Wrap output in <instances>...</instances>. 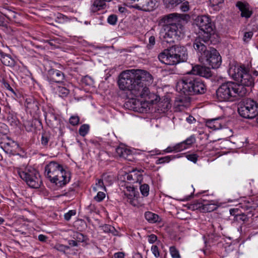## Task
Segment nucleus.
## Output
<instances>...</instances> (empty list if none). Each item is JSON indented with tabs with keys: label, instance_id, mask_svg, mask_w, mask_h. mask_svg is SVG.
I'll use <instances>...</instances> for the list:
<instances>
[{
	"label": "nucleus",
	"instance_id": "obj_52",
	"mask_svg": "<svg viewBox=\"0 0 258 258\" xmlns=\"http://www.w3.org/2000/svg\"><path fill=\"white\" fill-rule=\"evenodd\" d=\"M28 108H34L35 110L39 109L38 103L35 100H33L32 102H29L27 103Z\"/></svg>",
	"mask_w": 258,
	"mask_h": 258
},
{
	"label": "nucleus",
	"instance_id": "obj_56",
	"mask_svg": "<svg viewBox=\"0 0 258 258\" xmlns=\"http://www.w3.org/2000/svg\"><path fill=\"white\" fill-rule=\"evenodd\" d=\"M180 9L183 12H187L189 9V3L187 1L183 2L180 6Z\"/></svg>",
	"mask_w": 258,
	"mask_h": 258
},
{
	"label": "nucleus",
	"instance_id": "obj_61",
	"mask_svg": "<svg viewBox=\"0 0 258 258\" xmlns=\"http://www.w3.org/2000/svg\"><path fill=\"white\" fill-rule=\"evenodd\" d=\"M242 208H243L245 210L249 211L250 212H251L253 210H255V208L253 206H250V205H244L243 207H242Z\"/></svg>",
	"mask_w": 258,
	"mask_h": 258
},
{
	"label": "nucleus",
	"instance_id": "obj_11",
	"mask_svg": "<svg viewBox=\"0 0 258 258\" xmlns=\"http://www.w3.org/2000/svg\"><path fill=\"white\" fill-rule=\"evenodd\" d=\"M158 0H139L132 7L137 10L151 12L157 7Z\"/></svg>",
	"mask_w": 258,
	"mask_h": 258
},
{
	"label": "nucleus",
	"instance_id": "obj_9",
	"mask_svg": "<svg viewBox=\"0 0 258 258\" xmlns=\"http://www.w3.org/2000/svg\"><path fill=\"white\" fill-rule=\"evenodd\" d=\"M179 25H168L163 26L160 32L161 40L167 43H172L178 40L181 33Z\"/></svg>",
	"mask_w": 258,
	"mask_h": 258
},
{
	"label": "nucleus",
	"instance_id": "obj_45",
	"mask_svg": "<svg viewBox=\"0 0 258 258\" xmlns=\"http://www.w3.org/2000/svg\"><path fill=\"white\" fill-rule=\"evenodd\" d=\"M102 178L103 181H104L105 183H107L108 185L111 184L113 182L112 177L111 175H108L107 174H104L102 175Z\"/></svg>",
	"mask_w": 258,
	"mask_h": 258
},
{
	"label": "nucleus",
	"instance_id": "obj_7",
	"mask_svg": "<svg viewBox=\"0 0 258 258\" xmlns=\"http://www.w3.org/2000/svg\"><path fill=\"white\" fill-rule=\"evenodd\" d=\"M228 74L234 80L239 84L248 92L250 88L254 85V79L244 66H232L228 70Z\"/></svg>",
	"mask_w": 258,
	"mask_h": 258
},
{
	"label": "nucleus",
	"instance_id": "obj_6",
	"mask_svg": "<svg viewBox=\"0 0 258 258\" xmlns=\"http://www.w3.org/2000/svg\"><path fill=\"white\" fill-rule=\"evenodd\" d=\"M45 174L51 182L58 186L65 185L70 180L62 166L55 162H50L45 166Z\"/></svg>",
	"mask_w": 258,
	"mask_h": 258
},
{
	"label": "nucleus",
	"instance_id": "obj_58",
	"mask_svg": "<svg viewBox=\"0 0 258 258\" xmlns=\"http://www.w3.org/2000/svg\"><path fill=\"white\" fill-rule=\"evenodd\" d=\"M155 44V38L153 36H151L149 39V44L147 45V47L149 49H151L153 46Z\"/></svg>",
	"mask_w": 258,
	"mask_h": 258
},
{
	"label": "nucleus",
	"instance_id": "obj_38",
	"mask_svg": "<svg viewBox=\"0 0 258 258\" xmlns=\"http://www.w3.org/2000/svg\"><path fill=\"white\" fill-rule=\"evenodd\" d=\"M142 195L144 197H147L149 195L150 187L147 184H143L140 187Z\"/></svg>",
	"mask_w": 258,
	"mask_h": 258
},
{
	"label": "nucleus",
	"instance_id": "obj_31",
	"mask_svg": "<svg viewBox=\"0 0 258 258\" xmlns=\"http://www.w3.org/2000/svg\"><path fill=\"white\" fill-rule=\"evenodd\" d=\"M13 145L16 146V143L14 142H12L2 144L1 147L6 153L13 154V150L12 149V147Z\"/></svg>",
	"mask_w": 258,
	"mask_h": 258
},
{
	"label": "nucleus",
	"instance_id": "obj_13",
	"mask_svg": "<svg viewBox=\"0 0 258 258\" xmlns=\"http://www.w3.org/2000/svg\"><path fill=\"white\" fill-rule=\"evenodd\" d=\"M188 74L193 76L199 75L207 78L211 77V76L209 68L198 64L192 67V70L188 73Z\"/></svg>",
	"mask_w": 258,
	"mask_h": 258
},
{
	"label": "nucleus",
	"instance_id": "obj_54",
	"mask_svg": "<svg viewBox=\"0 0 258 258\" xmlns=\"http://www.w3.org/2000/svg\"><path fill=\"white\" fill-rule=\"evenodd\" d=\"M151 251L156 257H158L160 256V252L157 246L152 245L151 247Z\"/></svg>",
	"mask_w": 258,
	"mask_h": 258
},
{
	"label": "nucleus",
	"instance_id": "obj_59",
	"mask_svg": "<svg viewBox=\"0 0 258 258\" xmlns=\"http://www.w3.org/2000/svg\"><path fill=\"white\" fill-rule=\"evenodd\" d=\"M157 239V237L154 234H151L148 236V241L150 243H154Z\"/></svg>",
	"mask_w": 258,
	"mask_h": 258
},
{
	"label": "nucleus",
	"instance_id": "obj_39",
	"mask_svg": "<svg viewBox=\"0 0 258 258\" xmlns=\"http://www.w3.org/2000/svg\"><path fill=\"white\" fill-rule=\"evenodd\" d=\"M216 209L215 205L211 204L204 203L203 204V211L207 212H211Z\"/></svg>",
	"mask_w": 258,
	"mask_h": 258
},
{
	"label": "nucleus",
	"instance_id": "obj_51",
	"mask_svg": "<svg viewBox=\"0 0 258 258\" xmlns=\"http://www.w3.org/2000/svg\"><path fill=\"white\" fill-rule=\"evenodd\" d=\"M186 157L188 160L196 163L198 160V156L196 154H191L187 155Z\"/></svg>",
	"mask_w": 258,
	"mask_h": 258
},
{
	"label": "nucleus",
	"instance_id": "obj_26",
	"mask_svg": "<svg viewBox=\"0 0 258 258\" xmlns=\"http://www.w3.org/2000/svg\"><path fill=\"white\" fill-rule=\"evenodd\" d=\"M54 90L55 93L62 98L66 97L70 93V90L63 86H57Z\"/></svg>",
	"mask_w": 258,
	"mask_h": 258
},
{
	"label": "nucleus",
	"instance_id": "obj_50",
	"mask_svg": "<svg viewBox=\"0 0 258 258\" xmlns=\"http://www.w3.org/2000/svg\"><path fill=\"white\" fill-rule=\"evenodd\" d=\"M8 120L10 122L12 125H17L18 120L16 116L13 115H9L8 116Z\"/></svg>",
	"mask_w": 258,
	"mask_h": 258
},
{
	"label": "nucleus",
	"instance_id": "obj_33",
	"mask_svg": "<svg viewBox=\"0 0 258 258\" xmlns=\"http://www.w3.org/2000/svg\"><path fill=\"white\" fill-rule=\"evenodd\" d=\"M50 138V135L48 133L45 132L42 134L40 142L41 145L43 147H47Z\"/></svg>",
	"mask_w": 258,
	"mask_h": 258
},
{
	"label": "nucleus",
	"instance_id": "obj_34",
	"mask_svg": "<svg viewBox=\"0 0 258 258\" xmlns=\"http://www.w3.org/2000/svg\"><path fill=\"white\" fill-rule=\"evenodd\" d=\"M93 189L95 191H97L99 190H104L106 191L105 186L102 179H96L95 185L93 186Z\"/></svg>",
	"mask_w": 258,
	"mask_h": 258
},
{
	"label": "nucleus",
	"instance_id": "obj_22",
	"mask_svg": "<svg viewBox=\"0 0 258 258\" xmlns=\"http://www.w3.org/2000/svg\"><path fill=\"white\" fill-rule=\"evenodd\" d=\"M174 14H170L169 15L164 16L160 20V24H162L163 26L168 25H177L175 22V17Z\"/></svg>",
	"mask_w": 258,
	"mask_h": 258
},
{
	"label": "nucleus",
	"instance_id": "obj_48",
	"mask_svg": "<svg viewBox=\"0 0 258 258\" xmlns=\"http://www.w3.org/2000/svg\"><path fill=\"white\" fill-rule=\"evenodd\" d=\"M105 197V194L102 191H98L97 195L94 197V200L98 202H101Z\"/></svg>",
	"mask_w": 258,
	"mask_h": 258
},
{
	"label": "nucleus",
	"instance_id": "obj_40",
	"mask_svg": "<svg viewBox=\"0 0 258 258\" xmlns=\"http://www.w3.org/2000/svg\"><path fill=\"white\" fill-rule=\"evenodd\" d=\"M169 251L172 258H181L178 250L174 246H171Z\"/></svg>",
	"mask_w": 258,
	"mask_h": 258
},
{
	"label": "nucleus",
	"instance_id": "obj_27",
	"mask_svg": "<svg viewBox=\"0 0 258 258\" xmlns=\"http://www.w3.org/2000/svg\"><path fill=\"white\" fill-rule=\"evenodd\" d=\"M204 201L205 200L204 199H201L198 201H195L192 204L189 205L188 208L193 211L199 210L200 211H203L204 203H203L202 201Z\"/></svg>",
	"mask_w": 258,
	"mask_h": 258
},
{
	"label": "nucleus",
	"instance_id": "obj_42",
	"mask_svg": "<svg viewBox=\"0 0 258 258\" xmlns=\"http://www.w3.org/2000/svg\"><path fill=\"white\" fill-rule=\"evenodd\" d=\"M127 196V197L128 198L127 201L129 202L131 205L133 206H136L137 204L136 199L135 198V195L134 191H132V192L128 195H127L126 194H125Z\"/></svg>",
	"mask_w": 258,
	"mask_h": 258
},
{
	"label": "nucleus",
	"instance_id": "obj_57",
	"mask_svg": "<svg viewBox=\"0 0 258 258\" xmlns=\"http://www.w3.org/2000/svg\"><path fill=\"white\" fill-rule=\"evenodd\" d=\"M210 5L211 7L218 6L224 2V0H209Z\"/></svg>",
	"mask_w": 258,
	"mask_h": 258
},
{
	"label": "nucleus",
	"instance_id": "obj_64",
	"mask_svg": "<svg viewBox=\"0 0 258 258\" xmlns=\"http://www.w3.org/2000/svg\"><path fill=\"white\" fill-rule=\"evenodd\" d=\"M114 258H124V255L123 252H116L114 255Z\"/></svg>",
	"mask_w": 258,
	"mask_h": 258
},
{
	"label": "nucleus",
	"instance_id": "obj_21",
	"mask_svg": "<svg viewBox=\"0 0 258 258\" xmlns=\"http://www.w3.org/2000/svg\"><path fill=\"white\" fill-rule=\"evenodd\" d=\"M205 122L207 127L213 130H219L222 127L220 118L207 119Z\"/></svg>",
	"mask_w": 258,
	"mask_h": 258
},
{
	"label": "nucleus",
	"instance_id": "obj_24",
	"mask_svg": "<svg viewBox=\"0 0 258 258\" xmlns=\"http://www.w3.org/2000/svg\"><path fill=\"white\" fill-rule=\"evenodd\" d=\"M142 175L139 171H132L130 174L126 175V179L133 182H138L141 180Z\"/></svg>",
	"mask_w": 258,
	"mask_h": 258
},
{
	"label": "nucleus",
	"instance_id": "obj_60",
	"mask_svg": "<svg viewBox=\"0 0 258 258\" xmlns=\"http://www.w3.org/2000/svg\"><path fill=\"white\" fill-rule=\"evenodd\" d=\"M165 153H171L173 152H176L175 146L172 147H168L166 149L163 150Z\"/></svg>",
	"mask_w": 258,
	"mask_h": 258
},
{
	"label": "nucleus",
	"instance_id": "obj_36",
	"mask_svg": "<svg viewBox=\"0 0 258 258\" xmlns=\"http://www.w3.org/2000/svg\"><path fill=\"white\" fill-rule=\"evenodd\" d=\"M70 20L69 17L61 13H57L56 15L55 21L58 23H64L69 21Z\"/></svg>",
	"mask_w": 258,
	"mask_h": 258
},
{
	"label": "nucleus",
	"instance_id": "obj_3",
	"mask_svg": "<svg viewBox=\"0 0 258 258\" xmlns=\"http://www.w3.org/2000/svg\"><path fill=\"white\" fill-rule=\"evenodd\" d=\"M200 39H196L193 46L199 54V60L212 69L218 68L221 64L222 59L218 51L213 47L208 49L204 42Z\"/></svg>",
	"mask_w": 258,
	"mask_h": 258
},
{
	"label": "nucleus",
	"instance_id": "obj_17",
	"mask_svg": "<svg viewBox=\"0 0 258 258\" xmlns=\"http://www.w3.org/2000/svg\"><path fill=\"white\" fill-rule=\"evenodd\" d=\"M25 182L29 186L33 188H39L42 183L39 173L34 175V177L31 176V177L28 178Z\"/></svg>",
	"mask_w": 258,
	"mask_h": 258
},
{
	"label": "nucleus",
	"instance_id": "obj_5",
	"mask_svg": "<svg viewBox=\"0 0 258 258\" xmlns=\"http://www.w3.org/2000/svg\"><path fill=\"white\" fill-rule=\"evenodd\" d=\"M246 94L247 91L243 87L232 82L223 83L216 91L219 101H228L233 97H243Z\"/></svg>",
	"mask_w": 258,
	"mask_h": 258
},
{
	"label": "nucleus",
	"instance_id": "obj_25",
	"mask_svg": "<svg viewBox=\"0 0 258 258\" xmlns=\"http://www.w3.org/2000/svg\"><path fill=\"white\" fill-rule=\"evenodd\" d=\"M117 154L121 158L128 159L131 155V152L130 150L122 147H118L116 149Z\"/></svg>",
	"mask_w": 258,
	"mask_h": 258
},
{
	"label": "nucleus",
	"instance_id": "obj_32",
	"mask_svg": "<svg viewBox=\"0 0 258 258\" xmlns=\"http://www.w3.org/2000/svg\"><path fill=\"white\" fill-rule=\"evenodd\" d=\"M167 8H173L182 3V0H163Z\"/></svg>",
	"mask_w": 258,
	"mask_h": 258
},
{
	"label": "nucleus",
	"instance_id": "obj_14",
	"mask_svg": "<svg viewBox=\"0 0 258 258\" xmlns=\"http://www.w3.org/2000/svg\"><path fill=\"white\" fill-rule=\"evenodd\" d=\"M48 78L50 81L59 83L64 80V75L60 71L52 69L48 71Z\"/></svg>",
	"mask_w": 258,
	"mask_h": 258
},
{
	"label": "nucleus",
	"instance_id": "obj_15",
	"mask_svg": "<svg viewBox=\"0 0 258 258\" xmlns=\"http://www.w3.org/2000/svg\"><path fill=\"white\" fill-rule=\"evenodd\" d=\"M195 142L196 139L194 136H190L184 141L175 145L176 152H180L189 148Z\"/></svg>",
	"mask_w": 258,
	"mask_h": 258
},
{
	"label": "nucleus",
	"instance_id": "obj_18",
	"mask_svg": "<svg viewBox=\"0 0 258 258\" xmlns=\"http://www.w3.org/2000/svg\"><path fill=\"white\" fill-rule=\"evenodd\" d=\"M25 182L29 186L33 188H39L42 183L39 173L34 175V177L31 176V177L28 178Z\"/></svg>",
	"mask_w": 258,
	"mask_h": 258
},
{
	"label": "nucleus",
	"instance_id": "obj_55",
	"mask_svg": "<svg viewBox=\"0 0 258 258\" xmlns=\"http://www.w3.org/2000/svg\"><path fill=\"white\" fill-rule=\"evenodd\" d=\"M253 36V32L251 31L245 32L243 40L244 42H247L250 40Z\"/></svg>",
	"mask_w": 258,
	"mask_h": 258
},
{
	"label": "nucleus",
	"instance_id": "obj_37",
	"mask_svg": "<svg viewBox=\"0 0 258 258\" xmlns=\"http://www.w3.org/2000/svg\"><path fill=\"white\" fill-rule=\"evenodd\" d=\"M89 130V125L86 124H84L80 126L79 130V133L81 136L84 137L88 134Z\"/></svg>",
	"mask_w": 258,
	"mask_h": 258
},
{
	"label": "nucleus",
	"instance_id": "obj_8",
	"mask_svg": "<svg viewBox=\"0 0 258 258\" xmlns=\"http://www.w3.org/2000/svg\"><path fill=\"white\" fill-rule=\"evenodd\" d=\"M194 23L203 33L196 39H200V42L208 43L214 31V25L210 17L207 15L199 16L195 19Z\"/></svg>",
	"mask_w": 258,
	"mask_h": 258
},
{
	"label": "nucleus",
	"instance_id": "obj_62",
	"mask_svg": "<svg viewBox=\"0 0 258 258\" xmlns=\"http://www.w3.org/2000/svg\"><path fill=\"white\" fill-rule=\"evenodd\" d=\"M3 85H4V86L6 89H7L8 90H10L12 92L14 93V90L12 89V88L10 86V84L8 82H7L6 81H4L3 82Z\"/></svg>",
	"mask_w": 258,
	"mask_h": 258
},
{
	"label": "nucleus",
	"instance_id": "obj_30",
	"mask_svg": "<svg viewBox=\"0 0 258 258\" xmlns=\"http://www.w3.org/2000/svg\"><path fill=\"white\" fill-rule=\"evenodd\" d=\"M2 62L5 66H14L15 64V60L8 54L3 55L1 58Z\"/></svg>",
	"mask_w": 258,
	"mask_h": 258
},
{
	"label": "nucleus",
	"instance_id": "obj_10",
	"mask_svg": "<svg viewBox=\"0 0 258 258\" xmlns=\"http://www.w3.org/2000/svg\"><path fill=\"white\" fill-rule=\"evenodd\" d=\"M240 116L246 118H253L258 115V103L253 100L246 99L238 109Z\"/></svg>",
	"mask_w": 258,
	"mask_h": 258
},
{
	"label": "nucleus",
	"instance_id": "obj_4",
	"mask_svg": "<svg viewBox=\"0 0 258 258\" xmlns=\"http://www.w3.org/2000/svg\"><path fill=\"white\" fill-rule=\"evenodd\" d=\"M158 59L167 65H175L187 59L186 48L182 46L174 45L164 49L158 55Z\"/></svg>",
	"mask_w": 258,
	"mask_h": 258
},
{
	"label": "nucleus",
	"instance_id": "obj_46",
	"mask_svg": "<svg viewBox=\"0 0 258 258\" xmlns=\"http://www.w3.org/2000/svg\"><path fill=\"white\" fill-rule=\"evenodd\" d=\"M80 118L78 116H72L69 119V121L71 124L73 126L78 125L79 123Z\"/></svg>",
	"mask_w": 258,
	"mask_h": 258
},
{
	"label": "nucleus",
	"instance_id": "obj_2",
	"mask_svg": "<svg viewBox=\"0 0 258 258\" xmlns=\"http://www.w3.org/2000/svg\"><path fill=\"white\" fill-rule=\"evenodd\" d=\"M176 88L177 91L186 95L203 94L207 90L206 86L201 78L189 74L177 82Z\"/></svg>",
	"mask_w": 258,
	"mask_h": 258
},
{
	"label": "nucleus",
	"instance_id": "obj_41",
	"mask_svg": "<svg viewBox=\"0 0 258 258\" xmlns=\"http://www.w3.org/2000/svg\"><path fill=\"white\" fill-rule=\"evenodd\" d=\"M54 248L59 251L66 253V251L70 249V246L61 244H57L55 245Z\"/></svg>",
	"mask_w": 258,
	"mask_h": 258
},
{
	"label": "nucleus",
	"instance_id": "obj_43",
	"mask_svg": "<svg viewBox=\"0 0 258 258\" xmlns=\"http://www.w3.org/2000/svg\"><path fill=\"white\" fill-rule=\"evenodd\" d=\"M83 84L87 86H92L94 84L93 80L89 76H86L82 80Z\"/></svg>",
	"mask_w": 258,
	"mask_h": 258
},
{
	"label": "nucleus",
	"instance_id": "obj_19",
	"mask_svg": "<svg viewBox=\"0 0 258 258\" xmlns=\"http://www.w3.org/2000/svg\"><path fill=\"white\" fill-rule=\"evenodd\" d=\"M45 118L47 123H49L52 127H54V125L57 124L58 116L54 113L52 110L49 109L45 114Z\"/></svg>",
	"mask_w": 258,
	"mask_h": 258
},
{
	"label": "nucleus",
	"instance_id": "obj_47",
	"mask_svg": "<svg viewBox=\"0 0 258 258\" xmlns=\"http://www.w3.org/2000/svg\"><path fill=\"white\" fill-rule=\"evenodd\" d=\"M76 214V211L75 210H71L69 211L68 212L64 215V218L66 221H69L73 216Z\"/></svg>",
	"mask_w": 258,
	"mask_h": 258
},
{
	"label": "nucleus",
	"instance_id": "obj_49",
	"mask_svg": "<svg viewBox=\"0 0 258 258\" xmlns=\"http://www.w3.org/2000/svg\"><path fill=\"white\" fill-rule=\"evenodd\" d=\"M102 229L104 231V232L106 233H113L115 231V229L113 227L107 224H105L102 226Z\"/></svg>",
	"mask_w": 258,
	"mask_h": 258
},
{
	"label": "nucleus",
	"instance_id": "obj_16",
	"mask_svg": "<svg viewBox=\"0 0 258 258\" xmlns=\"http://www.w3.org/2000/svg\"><path fill=\"white\" fill-rule=\"evenodd\" d=\"M236 7L241 12V16L245 18H249L251 16L252 12L250 10L248 4L241 2H238L236 4Z\"/></svg>",
	"mask_w": 258,
	"mask_h": 258
},
{
	"label": "nucleus",
	"instance_id": "obj_44",
	"mask_svg": "<svg viewBox=\"0 0 258 258\" xmlns=\"http://www.w3.org/2000/svg\"><path fill=\"white\" fill-rule=\"evenodd\" d=\"M117 21V17L116 15L112 14L110 16L107 18V22L112 25H114L116 24Z\"/></svg>",
	"mask_w": 258,
	"mask_h": 258
},
{
	"label": "nucleus",
	"instance_id": "obj_12",
	"mask_svg": "<svg viewBox=\"0 0 258 258\" xmlns=\"http://www.w3.org/2000/svg\"><path fill=\"white\" fill-rule=\"evenodd\" d=\"M18 173L21 178L25 181L31 176L34 177V175H37L39 172L31 166H27L19 168Z\"/></svg>",
	"mask_w": 258,
	"mask_h": 258
},
{
	"label": "nucleus",
	"instance_id": "obj_29",
	"mask_svg": "<svg viewBox=\"0 0 258 258\" xmlns=\"http://www.w3.org/2000/svg\"><path fill=\"white\" fill-rule=\"evenodd\" d=\"M179 156L175 155H168L158 158L155 162L157 165L169 163L171 160H172L176 158H178Z\"/></svg>",
	"mask_w": 258,
	"mask_h": 258
},
{
	"label": "nucleus",
	"instance_id": "obj_1",
	"mask_svg": "<svg viewBox=\"0 0 258 258\" xmlns=\"http://www.w3.org/2000/svg\"><path fill=\"white\" fill-rule=\"evenodd\" d=\"M153 78L148 72L142 70H128L122 72L118 77V85L119 89L130 91L136 97L143 99L142 107L146 108L156 103L159 97L151 93L148 86L152 83Z\"/></svg>",
	"mask_w": 258,
	"mask_h": 258
},
{
	"label": "nucleus",
	"instance_id": "obj_28",
	"mask_svg": "<svg viewBox=\"0 0 258 258\" xmlns=\"http://www.w3.org/2000/svg\"><path fill=\"white\" fill-rule=\"evenodd\" d=\"M145 219L151 223H155L159 221V217L158 215L151 212H146L145 213Z\"/></svg>",
	"mask_w": 258,
	"mask_h": 258
},
{
	"label": "nucleus",
	"instance_id": "obj_35",
	"mask_svg": "<svg viewBox=\"0 0 258 258\" xmlns=\"http://www.w3.org/2000/svg\"><path fill=\"white\" fill-rule=\"evenodd\" d=\"M73 237L78 242H83L86 241L88 238L86 235H84L80 232H75L74 233Z\"/></svg>",
	"mask_w": 258,
	"mask_h": 258
},
{
	"label": "nucleus",
	"instance_id": "obj_63",
	"mask_svg": "<svg viewBox=\"0 0 258 258\" xmlns=\"http://www.w3.org/2000/svg\"><path fill=\"white\" fill-rule=\"evenodd\" d=\"M69 246H78V242L75 240H69L68 241Z\"/></svg>",
	"mask_w": 258,
	"mask_h": 258
},
{
	"label": "nucleus",
	"instance_id": "obj_23",
	"mask_svg": "<svg viewBox=\"0 0 258 258\" xmlns=\"http://www.w3.org/2000/svg\"><path fill=\"white\" fill-rule=\"evenodd\" d=\"M171 107L170 100L168 98H165L162 101L159 103L158 110L162 112L167 111Z\"/></svg>",
	"mask_w": 258,
	"mask_h": 258
},
{
	"label": "nucleus",
	"instance_id": "obj_53",
	"mask_svg": "<svg viewBox=\"0 0 258 258\" xmlns=\"http://www.w3.org/2000/svg\"><path fill=\"white\" fill-rule=\"evenodd\" d=\"M8 131V127L5 123L0 122V133L6 134Z\"/></svg>",
	"mask_w": 258,
	"mask_h": 258
},
{
	"label": "nucleus",
	"instance_id": "obj_20",
	"mask_svg": "<svg viewBox=\"0 0 258 258\" xmlns=\"http://www.w3.org/2000/svg\"><path fill=\"white\" fill-rule=\"evenodd\" d=\"M112 0H94L91 6V12L95 13L106 7V2H109Z\"/></svg>",
	"mask_w": 258,
	"mask_h": 258
}]
</instances>
